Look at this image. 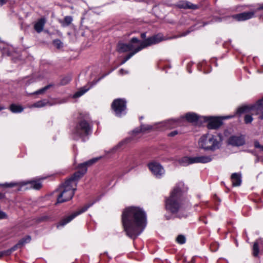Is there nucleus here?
<instances>
[{"label":"nucleus","instance_id":"nucleus-47","mask_svg":"<svg viewBox=\"0 0 263 263\" xmlns=\"http://www.w3.org/2000/svg\"><path fill=\"white\" fill-rule=\"evenodd\" d=\"M47 218V217L46 216H44V217H42L41 218V220H44L45 219H46Z\"/></svg>","mask_w":263,"mask_h":263},{"label":"nucleus","instance_id":"nucleus-12","mask_svg":"<svg viewBox=\"0 0 263 263\" xmlns=\"http://www.w3.org/2000/svg\"><path fill=\"white\" fill-rule=\"evenodd\" d=\"M31 240V237L29 236H27L23 239H22L21 240L18 241V242L16 244L15 246H14L13 247L10 248V249H8L7 250L3 251L0 252V258L2 257L3 256H8L10 255L12 252L15 251L18 248H21L22 246H23L25 244L28 243Z\"/></svg>","mask_w":263,"mask_h":263},{"label":"nucleus","instance_id":"nucleus-7","mask_svg":"<svg viewBox=\"0 0 263 263\" xmlns=\"http://www.w3.org/2000/svg\"><path fill=\"white\" fill-rule=\"evenodd\" d=\"M251 111L252 114L259 115V118L263 119V98L258 101L256 103L251 106H243L239 107L237 113L241 114Z\"/></svg>","mask_w":263,"mask_h":263},{"label":"nucleus","instance_id":"nucleus-4","mask_svg":"<svg viewBox=\"0 0 263 263\" xmlns=\"http://www.w3.org/2000/svg\"><path fill=\"white\" fill-rule=\"evenodd\" d=\"M185 120L191 123L195 122L197 120V115L195 113L189 112L184 117H181L177 119H170L160 124L165 128H172L184 125Z\"/></svg>","mask_w":263,"mask_h":263},{"label":"nucleus","instance_id":"nucleus-5","mask_svg":"<svg viewBox=\"0 0 263 263\" xmlns=\"http://www.w3.org/2000/svg\"><path fill=\"white\" fill-rule=\"evenodd\" d=\"M163 39L162 36L160 34H157L147 39H145L142 42L140 43V46L133 52L129 53L124 58L123 60L121 61L120 65L124 64L126 61L130 59L135 54L140 51L142 49L151 46L154 44H157L161 41H163Z\"/></svg>","mask_w":263,"mask_h":263},{"label":"nucleus","instance_id":"nucleus-8","mask_svg":"<svg viewBox=\"0 0 263 263\" xmlns=\"http://www.w3.org/2000/svg\"><path fill=\"white\" fill-rule=\"evenodd\" d=\"M201 146L206 149H215L218 148L220 142L217 138L213 135H204L200 138Z\"/></svg>","mask_w":263,"mask_h":263},{"label":"nucleus","instance_id":"nucleus-39","mask_svg":"<svg viewBox=\"0 0 263 263\" xmlns=\"http://www.w3.org/2000/svg\"><path fill=\"white\" fill-rule=\"evenodd\" d=\"M177 134H178V132L177 130H174V131H173V132H171L170 133H169L168 135V136H170V137H174Z\"/></svg>","mask_w":263,"mask_h":263},{"label":"nucleus","instance_id":"nucleus-19","mask_svg":"<svg viewBox=\"0 0 263 263\" xmlns=\"http://www.w3.org/2000/svg\"><path fill=\"white\" fill-rule=\"evenodd\" d=\"M231 180L234 186L240 185L241 183V175L240 173H235L231 175Z\"/></svg>","mask_w":263,"mask_h":263},{"label":"nucleus","instance_id":"nucleus-49","mask_svg":"<svg viewBox=\"0 0 263 263\" xmlns=\"http://www.w3.org/2000/svg\"><path fill=\"white\" fill-rule=\"evenodd\" d=\"M198 121H199L200 120H201V117L198 116Z\"/></svg>","mask_w":263,"mask_h":263},{"label":"nucleus","instance_id":"nucleus-33","mask_svg":"<svg viewBox=\"0 0 263 263\" xmlns=\"http://www.w3.org/2000/svg\"><path fill=\"white\" fill-rule=\"evenodd\" d=\"M53 45L57 48H60L63 46V44L62 42L58 39L54 40L53 41Z\"/></svg>","mask_w":263,"mask_h":263},{"label":"nucleus","instance_id":"nucleus-45","mask_svg":"<svg viewBox=\"0 0 263 263\" xmlns=\"http://www.w3.org/2000/svg\"><path fill=\"white\" fill-rule=\"evenodd\" d=\"M189 32H190V31H188L186 32H185V33H183L181 36H185V35H187Z\"/></svg>","mask_w":263,"mask_h":263},{"label":"nucleus","instance_id":"nucleus-15","mask_svg":"<svg viewBox=\"0 0 263 263\" xmlns=\"http://www.w3.org/2000/svg\"><path fill=\"white\" fill-rule=\"evenodd\" d=\"M177 162L181 166H186L190 164L197 163V157L184 156L178 159Z\"/></svg>","mask_w":263,"mask_h":263},{"label":"nucleus","instance_id":"nucleus-50","mask_svg":"<svg viewBox=\"0 0 263 263\" xmlns=\"http://www.w3.org/2000/svg\"><path fill=\"white\" fill-rule=\"evenodd\" d=\"M216 249L213 250V251H216Z\"/></svg>","mask_w":263,"mask_h":263},{"label":"nucleus","instance_id":"nucleus-41","mask_svg":"<svg viewBox=\"0 0 263 263\" xmlns=\"http://www.w3.org/2000/svg\"><path fill=\"white\" fill-rule=\"evenodd\" d=\"M8 0H0V6H3L7 3Z\"/></svg>","mask_w":263,"mask_h":263},{"label":"nucleus","instance_id":"nucleus-25","mask_svg":"<svg viewBox=\"0 0 263 263\" xmlns=\"http://www.w3.org/2000/svg\"><path fill=\"white\" fill-rule=\"evenodd\" d=\"M152 128V126L151 125H141L140 126V129H136L133 130V133H135V134H137V133H139L140 132H145V131H146V130H150Z\"/></svg>","mask_w":263,"mask_h":263},{"label":"nucleus","instance_id":"nucleus-46","mask_svg":"<svg viewBox=\"0 0 263 263\" xmlns=\"http://www.w3.org/2000/svg\"><path fill=\"white\" fill-rule=\"evenodd\" d=\"M105 76H103V77H102L101 78H99L97 81H96V82H95V83L93 84H96L100 80H101L102 78H104Z\"/></svg>","mask_w":263,"mask_h":263},{"label":"nucleus","instance_id":"nucleus-23","mask_svg":"<svg viewBox=\"0 0 263 263\" xmlns=\"http://www.w3.org/2000/svg\"><path fill=\"white\" fill-rule=\"evenodd\" d=\"M10 110L13 113H20L23 111L24 108L21 105L12 104L10 106Z\"/></svg>","mask_w":263,"mask_h":263},{"label":"nucleus","instance_id":"nucleus-42","mask_svg":"<svg viewBox=\"0 0 263 263\" xmlns=\"http://www.w3.org/2000/svg\"><path fill=\"white\" fill-rule=\"evenodd\" d=\"M141 36L142 39H145L146 37V33H142L141 34Z\"/></svg>","mask_w":263,"mask_h":263},{"label":"nucleus","instance_id":"nucleus-35","mask_svg":"<svg viewBox=\"0 0 263 263\" xmlns=\"http://www.w3.org/2000/svg\"><path fill=\"white\" fill-rule=\"evenodd\" d=\"M17 183H6L5 184H1L0 185L3 187H11L15 185H16Z\"/></svg>","mask_w":263,"mask_h":263},{"label":"nucleus","instance_id":"nucleus-30","mask_svg":"<svg viewBox=\"0 0 263 263\" xmlns=\"http://www.w3.org/2000/svg\"><path fill=\"white\" fill-rule=\"evenodd\" d=\"M71 80V76L69 75L63 78L61 81V84L63 85H66Z\"/></svg>","mask_w":263,"mask_h":263},{"label":"nucleus","instance_id":"nucleus-28","mask_svg":"<svg viewBox=\"0 0 263 263\" xmlns=\"http://www.w3.org/2000/svg\"><path fill=\"white\" fill-rule=\"evenodd\" d=\"M212 160L210 156H198V163H208Z\"/></svg>","mask_w":263,"mask_h":263},{"label":"nucleus","instance_id":"nucleus-36","mask_svg":"<svg viewBox=\"0 0 263 263\" xmlns=\"http://www.w3.org/2000/svg\"><path fill=\"white\" fill-rule=\"evenodd\" d=\"M254 146L256 147V148H259L260 149L262 145H261L260 144V143H259L258 141H256L254 142Z\"/></svg>","mask_w":263,"mask_h":263},{"label":"nucleus","instance_id":"nucleus-13","mask_svg":"<svg viewBox=\"0 0 263 263\" xmlns=\"http://www.w3.org/2000/svg\"><path fill=\"white\" fill-rule=\"evenodd\" d=\"M261 10H263V3L255 10L250 12H244L233 16V17L238 21H244L254 17L255 13Z\"/></svg>","mask_w":263,"mask_h":263},{"label":"nucleus","instance_id":"nucleus-48","mask_svg":"<svg viewBox=\"0 0 263 263\" xmlns=\"http://www.w3.org/2000/svg\"><path fill=\"white\" fill-rule=\"evenodd\" d=\"M5 108V107L3 106H0V110H2L3 109H4Z\"/></svg>","mask_w":263,"mask_h":263},{"label":"nucleus","instance_id":"nucleus-27","mask_svg":"<svg viewBox=\"0 0 263 263\" xmlns=\"http://www.w3.org/2000/svg\"><path fill=\"white\" fill-rule=\"evenodd\" d=\"M49 102L46 100H42L39 101H37L34 103L31 107H42L46 105H47Z\"/></svg>","mask_w":263,"mask_h":263},{"label":"nucleus","instance_id":"nucleus-37","mask_svg":"<svg viewBox=\"0 0 263 263\" xmlns=\"http://www.w3.org/2000/svg\"><path fill=\"white\" fill-rule=\"evenodd\" d=\"M193 64L192 62L189 63L187 65V70L189 73H191V67Z\"/></svg>","mask_w":263,"mask_h":263},{"label":"nucleus","instance_id":"nucleus-20","mask_svg":"<svg viewBox=\"0 0 263 263\" xmlns=\"http://www.w3.org/2000/svg\"><path fill=\"white\" fill-rule=\"evenodd\" d=\"M46 23V20L44 18H40L37 22L35 23L34 26V29L38 32H41L44 28V25Z\"/></svg>","mask_w":263,"mask_h":263},{"label":"nucleus","instance_id":"nucleus-17","mask_svg":"<svg viewBox=\"0 0 263 263\" xmlns=\"http://www.w3.org/2000/svg\"><path fill=\"white\" fill-rule=\"evenodd\" d=\"M176 6L180 9H193L195 10L197 8V6L191 3L190 2L185 1H181L177 3Z\"/></svg>","mask_w":263,"mask_h":263},{"label":"nucleus","instance_id":"nucleus-3","mask_svg":"<svg viewBox=\"0 0 263 263\" xmlns=\"http://www.w3.org/2000/svg\"><path fill=\"white\" fill-rule=\"evenodd\" d=\"M188 188L183 182L176 184L169 197L165 198V207L167 211L175 214L185 209V201Z\"/></svg>","mask_w":263,"mask_h":263},{"label":"nucleus","instance_id":"nucleus-43","mask_svg":"<svg viewBox=\"0 0 263 263\" xmlns=\"http://www.w3.org/2000/svg\"><path fill=\"white\" fill-rule=\"evenodd\" d=\"M191 261V263H195V262H196V258H195V257H193V258H192V260Z\"/></svg>","mask_w":263,"mask_h":263},{"label":"nucleus","instance_id":"nucleus-10","mask_svg":"<svg viewBox=\"0 0 263 263\" xmlns=\"http://www.w3.org/2000/svg\"><path fill=\"white\" fill-rule=\"evenodd\" d=\"M126 101L123 99H117L114 101L111 104V107L117 116L121 117L126 114Z\"/></svg>","mask_w":263,"mask_h":263},{"label":"nucleus","instance_id":"nucleus-18","mask_svg":"<svg viewBox=\"0 0 263 263\" xmlns=\"http://www.w3.org/2000/svg\"><path fill=\"white\" fill-rule=\"evenodd\" d=\"M222 124V122L219 118H213L210 119L208 123L207 127L209 129H216L219 128Z\"/></svg>","mask_w":263,"mask_h":263},{"label":"nucleus","instance_id":"nucleus-16","mask_svg":"<svg viewBox=\"0 0 263 263\" xmlns=\"http://www.w3.org/2000/svg\"><path fill=\"white\" fill-rule=\"evenodd\" d=\"M245 143V138L242 136H233L229 139V143L233 146H239Z\"/></svg>","mask_w":263,"mask_h":263},{"label":"nucleus","instance_id":"nucleus-44","mask_svg":"<svg viewBox=\"0 0 263 263\" xmlns=\"http://www.w3.org/2000/svg\"><path fill=\"white\" fill-rule=\"evenodd\" d=\"M5 195L3 193H0V199L4 197Z\"/></svg>","mask_w":263,"mask_h":263},{"label":"nucleus","instance_id":"nucleus-31","mask_svg":"<svg viewBox=\"0 0 263 263\" xmlns=\"http://www.w3.org/2000/svg\"><path fill=\"white\" fill-rule=\"evenodd\" d=\"M253 255L254 256H257L259 252L258 243L257 242H255L253 245Z\"/></svg>","mask_w":263,"mask_h":263},{"label":"nucleus","instance_id":"nucleus-26","mask_svg":"<svg viewBox=\"0 0 263 263\" xmlns=\"http://www.w3.org/2000/svg\"><path fill=\"white\" fill-rule=\"evenodd\" d=\"M72 21V17L70 16H66L64 17L62 21H61V23L63 27H66L69 26Z\"/></svg>","mask_w":263,"mask_h":263},{"label":"nucleus","instance_id":"nucleus-21","mask_svg":"<svg viewBox=\"0 0 263 263\" xmlns=\"http://www.w3.org/2000/svg\"><path fill=\"white\" fill-rule=\"evenodd\" d=\"M27 184H30L31 185V187L35 190H39L42 187V183L40 180H31L26 182H23L22 183L23 185H26Z\"/></svg>","mask_w":263,"mask_h":263},{"label":"nucleus","instance_id":"nucleus-2","mask_svg":"<svg viewBox=\"0 0 263 263\" xmlns=\"http://www.w3.org/2000/svg\"><path fill=\"white\" fill-rule=\"evenodd\" d=\"M100 158L99 157L92 158L78 165V167L79 170L73 174L70 178L66 180L63 184L62 191L57 198L58 203L67 201L72 198L74 191L76 190V181L86 173L88 166H91L96 163Z\"/></svg>","mask_w":263,"mask_h":263},{"label":"nucleus","instance_id":"nucleus-1","mask_svg":"<svg viewBox=\"0 0 263 263\" xmlns=\"http://www.w3.org/2000/svg\"><path fill=\"white\" fill-rule=\"evenodd\" d=\"M122 223L126 235L135 239L146 227V213L139 207L126 208L122 212Z\"/></svg>","mask_w":263,"mask_h":263},{"label":"nucleus","instance_id":"nucleus-40","mask_svg":"<svg viewBox=\"0 0 263 263\" xmlns=\"http://www.w3.org/2000/svg\"><path fill=\"white\" fill-rule=\"evenodd\" d=\"M6 217V214L0 211V219H3Z\"/></svg>","mask_w":263,"mask_h":263},{"label":"nucleus","instance_id":"nucleus-29","mask_svg":"<svg viewBox=\"0 0 263 263\" xmlns=\"http://www.w3.org/2000/svg\"><path fill=\"white\" fill-rule=\"evenodd\" d=\"M176 240L178 243L182 245L186 242V238L183 235H179L177 237Z\"/></svg>","mask_w":263,"mask_h":263},{"label":"nucleus","instance_id":"nucleus-24","mask_svg":"<svg viewBox=\"0 0 263 263\" xmlns=\"http://www.w3.org/2000/svg\"><path fill=\"white\" fill-rule=\"evenodd\" d=\"M128 141V139H125L123 141H121L119 142L117 145L112 147L111 149L109 150L107 153H114L118 148L121 147L123 145H124L125 143L127 142Z\"/></svg>","mask_w":263,"mask_h":263},{"label":"nucleus","instance_id":"nucleus-11","mask_svg":"<svg viewBox=\"0 0 263 263\" xmlns=\"http://www.w3.org/2000/svg\"><path fill=\"white\" fill-rule=\"evenodd\" d=\"M93 202L91 203L87 204L86 205L82 207L81 209L73 213L70 215L66 216L59 222V223L57 226V227L59 228L60 226L63 227L65 226V224L71 221L76 216L86 211L89 208H90L91 206L93 205Z\"/></svg>","mask_w":263,"mask_h":263},{"label":"nucleus","instance_id":"nucleus-9","mask_svg":"<svg viewBox=\"0 0 263 263\" xmlns=\"http://www.w3.org/2000/svg\"><path fill=\"white\" fill-rule=\"evenodd\" d=\"M143 41H139L136 37H133L128 43H119L118 51L119 52H125L127 51H134L138 46H140V43Z\"/></svg>","mask_w":263,"mask_h":263},{"label":"nucleus","instance_id":"nucleus-32","mask_svg":"<svg viewBox=\"0 0 263 263\" xmlns=\"http://www.w3.org/2000/svg\"><path fill=\"white\" fill-rule=\"evenodd\" d=\"M51 86L50 85H48L36 91H35L33 94L35 95H39L43 93L45 91H46Z\"/></svg>","mask_w":263,"mask_h":263},{"label":"nucleus","instance_id":"nucleus-38","mask_svg":"<svg viewBox=\"0 0 263 263\" xmlns=\"http://www.w3.org/2000/svg\"><path fill=\"white\" fill-rule=\"evenodd\" d=\"M127 73H128V72L127 70H125L122 68L120 69V70L119 71V73L121 75H123V74H126Z\"/></svg>","mask_w":263,"mask_h":263},{"label":"nucleus","instance_id":"nucleus-6","mask_svg":"<svg viewBox=\"0 0 263 263\" xmlns=\"http://www.w3.org/2000/svg\"><path fill=\"white\" fill-rule=\"evenodd\" d=\"M92 133L91 126L85 120L80 121L73 132V138L76 140L83 138Z\"/></svg>","mask_w":263,"mask_h":263},{"label":"nucleus","instance_id":"nucleus-34","mask_svg":"<svg viewBox=\"0 0 263 263\" xmlns=\"http://www.w3.org/2000/svg\"><path fill=\"white\" fill-rule=\"evenodd\" d=\"M244 119L246 124L250 123L253 121L252 117L249 115H246Z\"/></svg>","mask_w":263,"mask_h":263},{"label":"nucleus","instance_id":"nucleus-14","mask_svg":"<svg viewBox=\"0 0 263 263\" xmlns=\"http://www.w3.org/2000/svg\"><path fill=\"white\" fill-rule=\"evenodd\" d=\"M148 166L151 172L157 178H160L164 174V168L157 162H151Z\"/></svg>","mask_w":263,"mask_h":263},{"label":"nucleus","instance_id":"nucleus-22","mask_svg":"<svg viewBox=\"0 0 263 263\" xmlns=\"http://www.w3.org/2000/svg\"><path fill=\"white\" fill-rule=\"evenodd\" d=\"M90 87H87L86 86L81 88L79 91L76 92L73 96V98H77L82 96L85 92H86L89 89Z\"/></svg>","mask_w":263,"mask_h":263}]
</instances>
